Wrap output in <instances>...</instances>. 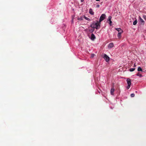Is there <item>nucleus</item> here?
Listing matches in <instances>:
<instances>
[{
	"mask_svg": "<svg viewBox=\"0 0 146 146\" xmlns=\"http://www.w3.org/2000/svg\"><path fill=\"white\" fill-rule=\"evenodd\" d=\"M100 23L98 21H97V22L95 23V26H96L95 28L96 29H99L100 27Z\"/></svg>",
	"mask_w": 146,
	"mask_h": 146,
	"instance_id": "f257e3e1",
	"label": "nucleus"
},
{
	"mask_svg": "<svg viewBox=\"0 0 146 146\" xmlns=\"http://www.w3.org/2000/svg\"><path fill=\"white\" fill-rule=\"evenodd\" d=\"M106 15L104 14H102V15L101 16L100 19H99V22L100 23L103 20H104V19H105V17H106Z\"/></svg>",
	"mask_w": 146,
	"mask_h": 146,
	"instance_id": "f03ea898",
	"label": "nucleus"
},
{
	"mask_svg": "<svg viewBox=\"0 0 146 146\" xmlns=\"http://www.w3.org/2000/svg\"><path fill=\"white\" fill-rule=\"evenodd\" d=\"M104 58L106 62H108L109 60V57L106 54H104Z\"/></svg>",
	"mask_w": 146,
	"mask_h": 146,
	"instance_id": "7ed1b4c3",
	"label": "nucleus"
},
{
	"mask_svg": "<svg viewBox=\"0 0 146 146\" xmlns=\"http://www.w3.org/2000/svg\"><path fill=\"white\" fill-rule=\"evenodd\" d=\"M113 44L112 42H111L109 44L108 46V47L109 48H111L113 47Z\"/></svg>",
	"mask_w": 146,
	"mask_h": 146,
	"instance_id": "20e7f679",
	"label": "nucleus"
},
{
	"mask_svg": "<svg viewBox=\"0 0 146 146\" xmlns=\"http://www.w3.org/2000/svg\"><path fill=\"white\" fill-rule=\"evenodd\" d=\"M116 30L118 32V33H122L123 31L120 28L116 29Z\"/></svg>",
	"mask_w": 146,
	"mask_h": 146,
	"instance_id": "39448f33",
	"label": "nucleus"
},
{
	"mask_svg": "<svg viewBox=\"0 0 146 146\" xmlns=\"http://www.w3.org/2000/svg\"><path fill=\"white\" fill-rule=\"evenodd\" d=\"M95 38L96 37L95 35L93 33L92 34L91 39L92 40H94Z\"/></svg>",
	"mask_w": 146,
	"mask_h": 146,
	"instance_id": "423d86ee",
	"label": "nucleus"
},
{
	"mask_svg": "<svg viewBox=\"0 0 146 146\" xmlns=\"http://www.w3.org/2000/svg\"><path fill=\"white\" fill-rule=\"evenodd\" d=\"M127 81L128 85H131V80L129 78H128L127 79Z\"/></svg>",
	"mask_w": 146,
	"mask_h": 146,
	"instance_id": "0eeeda50",
	"label": "nucleus"
},
{
	"mask_svg": "<svg viewBox=\"0 0 146 146\" xmlns=\"http://www.w3.org/2000/svg\"><path fill=\"white\" fill-rule=\"evenodd\" d=\"M115 90V89L113 87L110 90V93L112 95H113V92Z\"/></svg>",
	"mask_w": 146,
	"mask_h": 146,
	"instance_id": "6e6552de",
	"label": "nucleus"
},
{
	"mask_svg": "<svg viewBox=\"0 0 146 146\" xmlns=\"http://www.w3.org/2000/svg\"><path fill=\"white\" fill-rule=\"evenodd\" d=\"M139 17L140 21L141 22V24L143 25L144 24V21L143 20V19L141 18L140 17Z\"/></svg>",
	"mask_w": 146,
	"mask_h": 146,
	"instance_id": "1a4fd4ad",
	"label": "nucleus"
},
{
	"mask_svg": "<svg viewBox=\"0 0 146 146\" xmlns=\"http://www.w3.org/2000/svg\"><path fill=\"white\" fill-rule=\"evenodd\" d=\"M89 13L92 15H93L94 14V12L93 11V10L92 9H90L89 10Z\"/></svg>",
	"mask_w": 146,
	"mask_h": 146,
	"instance_id": "9d476101",
	"label": "nucleus"
},
{
	"mask_svg": "<svg viewBox=\"0 0 146 146\" xmlns=\"http://www.w3.org/2000/svg\"><path fill=\"white\" fill-rule=\"evenodd\" d=\"M95 23L94 24V23H93L91 24L90 25V27L94 29H95Z\"/></svg>",
	"mask_w": 146,
	"mask_h": 146,
	"instance_id": "9b49d317",
	"label": "nucleus"
},
{
	"mask_svg": "<svg viewBox=\"0 0 146 146\" xmlns=\"http://www.w3.org/2000/svg\"><path fill=\"white\" fill-rule=\"evenodd\" d=\"M137 22V19H136L135 21L133 22V25H135Z\"/></svg>",
	"mask_w": 146,
	"mask_h": 146,
	"instance_id": "f8f14e48",
	"label": "nucleus"
},
{
	"mask_svg": "<svg viewBox=\"0 0 146 146\" xmlns=\"http://www.w3.org/2000/svg\"><path fill=\"white\" fill-rule=\"evenodd\" d=\"M136 75L137 76H139L140 77H142V76L141 75V74H140L139 72H138V73H137V74Z\"/></svg>",
	"mask_w": 146,
	"mask_h": 146,
	"instance_id": "ddd939ff",
	"label": "nucleus"
},
{
	"mask_svg": "<svg viewBox=\"0 0 146 146\" xmlns=\"http://www.w3.org/2000/svg\"><path fill=\"white\" fill-rule=\"evenodd\" d=\"M137 70H138V71H142V70L141 67H139L138 68Z\"/></svg>",
	"mask_w": 146,
	"mask_h": 146,
	"instance_id": "4468645a",
	"label": "nucleus"
},
{
	"mask_svg": "<svg viewBox=\"0 0 146 146\" xmlns=\"http://www.w3.org/2000/svg\"><path fill=\"white\" fill-rule=\"evenodd\" d=\"M135 69V68H131L129 69V70L130 72H132L134 71Z\"/></svg>",
	"mask_w": 146,
	"mask_h": 146,
	"instance_id": "2eb2a0df",
	"label": "nucleus"
},
{
	"mask_svg": "<svg viewBox=\"0 0 146 146\" xmlns=\"http://www.w3.org/2000/svg\"><path fill=\"white\" fill-rule=\"evenodd\" d=\"M84 18L85 19H86V20H88V21H90V19L89 18L87 17H86L85 16H84Z\"/></svg>",
	"mask_w": 146,
	"mask_h": 146,
	"instance_id": "dca6fc26",
	"label": "nucleus"
},
{
	"mask_svg": "<svg viewBox=\"0 0 146 146\" xmlns=\"http://www.w3.org/2000/svg\"><path fill=\"white\" fill-rule=\"evenodd\" d=\"M122 33H118L117 34V36L119 38H120L121 36Z\"/></svg>",
	"mask_w": 146,
	"mask_h": 146,
	"instance_id": "f3484780",
	"label": "nucleus"
},
{
	"mask_svg": "<svg viewBox=\"0 0 146 146\" xmlns=\"http://www.w3.org/2000/svg\"><path fill=\"white\" fill-rule=\"evenodd\" d=\"M94 29H89V31L90 32H93L94 31Z\"/></svg>",
	"mask_w": 146,
	"mask_h": 146,
	"instance_id": "a211bd4d",
	"label": "nucleus"
},
{
	"mask_svg": "<svg viewBox=\"0 0 146 146\" xmlns=\"http://www.w3.org/2000/svg\"><path fill=\"white\" fill-rule=\"evenodd\" d=\"M83 20V18L82 17H81L80 18H78V21H82Z\"/></svg>",
	"mask_w": 146,
	"mask_h": 146,
	"instance_id": "6ab92c4d",
	"label": "nucleus"
},
{
	"mask_svg": "<svg viewBox=\"0 0 146 146\" xmlns=\"http://www.w3.org/2000/svg\"><path fill=\"white\" fill-rule=\"evenodd\" d=\"M111 17L109 16L108 18V21H111Z\"/></svg>",
	"mask_w": 146,
	"mask_h": 146,
	"instance_id": "aec40b11",
	"label": "nucleus"
},
{
	"mask_svg": "<svg viewBox=\"0 0 146 146\" xmlns=\"http://www.w3.org/2000/svg\"><path fill=\"white\" fill-rule=\"evenodd\" d=\"M135 96V94H131V97H134Z\"/></svg>",
	"mask_w": 146,
	"mask_h": 146,
	"instance_id": "412c9836",
	"label": "nucleus"
},
{
	"mask_svg": "<svg viewBox=\"0 0 146 146\" xmlns=\"http://www.w3.org/2000/svg\"><path fill=\"white\" fill-rule=\"evenodd\" d=\"M130 85H128V86H127V87H126L127 89H129V88H130Z\"/></svg>",
	"mask_w": 146,
	"mask_h": 146,
	"instance_id": "4be33fe9",
	"label": "nucleus"
},
{
	"mask_svg": "<svg viewBox=\"0 0 146 146\" xmlns=\"http://www.w3.org/2000/svg\"><path fill=\"white\" fill-rule=\"evenodd\" d=\"M143 17L144 19L146 20V15H143Z\"/></svg>",
	"mask_w": 146,
	"mask_h": 146,
	"instance_id": "5701e85b",
	"label": "nucleus"
},
{
	"mask_svg": "<svg viewBox=\"0 0 146 146\" xmlns=\"http://www.w3.org/2000/svg\"><path fill=\"white\" fill-rule=\"evenodd\" d=\"M94 55H95V54H92V55H91V57L92 58H93L94 56Z\"/></svg>",
	"mask_w": 146,
	"mask_h": 146,
	"instance_id": "b1692460",
	"label": "nucleus"
},
{
	"mask_svg": "<svg viewBox=\"0 0 146 146\" xmlns=\"http://www.w3.org/2000/svg\"><path fill=\"white\" fill-rule=\"evenodd\" d=\"M110 21V25H111V24L112 23V22L111 21Z\"/></svg>",
	"mask_w": 146,
	"mask_h": 146,
	"instance_id": "393cba45",
	"label": "nucleus"
},
{
	"mask_svg": "<svg viewBox=\"0 0 146 146\" xmlns=\"http://www.w3.org/2000/svg\"><path fill=\"white\" fill-rule=\"evenodd\" d=\"M100 5H96V7H97V8H99V7H100Z\"/></svg>",
	"mask_w": 146,
	"mask_h": 146,
	"instance_id": "a878e982",
	"label": "nucleus"
},
{
	"mask_svg": "<svg viewBox=\"0 0 146 146\" xmlns=\"http://www.w3.org/2000/svg\"><path fill=\"white\" fill-rule=\"evenodd\" d=\"M136 65H135V64H134V66H133V67H136Z\"/></svg>",
	"mask_w": 146,
	"mask_h": 146,
	"instance_id": "bb28decb",
	"label": "nucleus"
},
{
	"mask_svg": "<svg viewBox=\"0 0 146 146\" xmlns=\"http://www.w3.org/2000/svg\"><path fill=\"white\" fill-rule=\"evenodd\" d=\"M81 2H83L84 1V0H81Z\"/></svg>",
	"mask_w": 146,
	"mask_h": 146,
	"instance_id": "cd10ccee",
	"label": "nucleus"
},
{
	"mask_svg": "<svg viewBox=\"0 0 146 146\" xmlns=\"http://www.w3.org/2000/svg\"><path fill=\"white\" fill-rule=\"evenodd\" d=\"M96 1H100V0H96Z\"/></svg>",
	"mask_w": 146,
	"mask_h": 146,
	"instance_id": "c85d7f7f",
	"label": "nucleus"
}]
</instances>
